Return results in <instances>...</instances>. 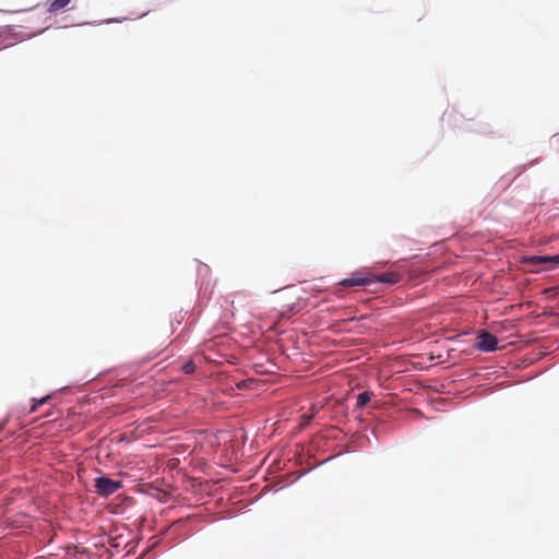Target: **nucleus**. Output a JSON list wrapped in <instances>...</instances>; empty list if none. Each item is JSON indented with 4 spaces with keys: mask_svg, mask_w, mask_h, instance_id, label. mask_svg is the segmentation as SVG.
<instances>
[{
    "mask_svg": "<svg viewBox=\"0 0 559 559\" xmlns=\"http://www.w3.org/2000/svg\"><path fill=\"white\" fill-rule=\"evenodd\" d=\"M401 278L402 276L397 272H386L379 276H365L360 273H354L350 277L341 281L340 284L345 287L366 286L374 282L394 285Z\"/></svg>",
    "mask_w": 559,
    "mask_h": 559,
    "instance_id": "obj_1",
    "label": "nucleus"
},
{
    "mask_svg": "<svg viewBox=\"0 0 559 559\" xmlns=\"http://www.w3.org/2000/svg\"><path fill=\"white\" fill-rule=\"evenodd\" d=\"M121 487L122 483L120 480H114L105 476L95 479L96 492L103 497H108L115 493Z\"/></svg>",
    "mask_w": 559,
    "mask_h": 559,
    "instance_id": "obj_2",
    "label": "nucleus"
},
{
    "mask_svg": "<svg viewBox=\"0 0 559 559\" xmlns=\"http://www.w3.org/2000/svg\"><path fill=\"white\" fill-rule=\"evenodd\" d=\"M497 337L489 332L483 331L477 336V348L483 352H492L497 348Z\"/></svg>",
    "mask_w": 559,
    "mask_h": 559,
    "instance_id": "obj_3",
    "label": "nucleus"
},
{
    "mask_svg": "<svg viewBox=\"0 0 559 559\" xmlns=\"http://www.w3.org/2000/svg\"><path fill=\"white\" fill-rule=\"evenodd\" d=\"M521 261L523 263L532 264V265H538V264L549 263V262L559 264V254L523 257Z\"/></svg>",
    "mask_w": 559,
    "mask_h": 559,
    "instance_id": "obj_4",
    "label": "nucleus"
},
{
    "mask_svg": "<svg viewBox=\"0 0 559 559\" xmlns=\"http://www.w3.org/2000/svg\"><path fill=\"white\" fill-rule=\"evenodd\" d=\"M72 0H51L47 8V11L52 14H58L60 11L64 10L70 5Z\"/></svg>",
    "mask_w": 559,
    "mask_h": 559,
    "instance_id": "obj_5",
    "label": "nucleus"
},
{
    "mask_svg": "<svg viewBox=\"0 0 559 559\" xmlns=\"http://www.w3.org/2000/svg\"><path fill=\"white\" fill-rule=\"evenodd\" d=\"M370 399H371L370 392L365 391L362 393H359L357 396V406L360 408L366 406L370 402Z\"/></svg>",
    "mask_w": 559,
    "mask_h": 559,
    "instance_id": "obj_6",
    "label": "nucleus"
},
{
    "mask_svg": "<svg viewBox=\"0 0 559 559\" xmlns=\"http://www.w3.org/2000/svg\"><path fill=\"white\" fill-rule=\"evenodd\" d=\"M50 397H51L50 395H47L39 400L34 399L33 400L34 403H33L32 407L29 408V413H35L37 411L38 406L47 403L50 400Z\"/></svg>",
    "mask_w": 559,
    "mask_h": 559,
    "instance_id": "obj_7",
    "label": "nucleus"
},
{
    "mask_svg": "<svg viewBox=\"0 0 559 559\" xmlns=\"http://www.w3.org/2000/svg\"><path fill=\"white\" fill-rule=\"evenodd\" d=\"M9 35L5 32L0 31V50L10 46Z\"/></svg>",
    "mask_w": 559,
    "mask_h": 559,
    "instance_id": "obj_8",
    "label": "nucleus"
},
{
    "mask_svg": "<svg viewBox=\"0 0 559 559\" xmlns=\"http://www.w3.org/2000/svg\"><path fill=\"white\" fill-rule=\"evenodd\" d=\"M194 370H195V365L192 360L187 361L182 366V371L187 374L194 372Z\"/></svg>",
    "mask_w": 559,
    "mask_h": 559,
    "instance_id": "obj_9",
    "label": "nucleus"
},
{
    "mask_svg": "<svg viewBox=\"0 0 559 559\" xmlns=\"http://www.w3.org/2000/svg\"><path fill=\"white\" fill-rule=\"evenodd\" d=\"M312 417H313V415H302L300 426L305 427L306 425H308L310 423V420L312 419Z\"/></svg>",
    "mask_w": 559,
    "mask_h": 559,
    "instance_id": "obj_10",
    "label": "nucleus"
}]
</instances>
